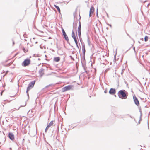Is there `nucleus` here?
Here are the masks:
<instances>
[{"label": "nucleus", "instance_id": "nucleus-1", "mask_svg": "<svg viewBox=\"0 0 150 150\" xmlns=\"http://www.w3.org/2000/svg\"><path fill=\"white\" fill-rule=\"evenodd\" d=\"M127 94V92L124 90H120L118 93L119 98L122 99L127 98L128 95Z\"/></svg>", "mask_w": 150, "mask_h": 150}, {"label": "nucleus", "instance_id": "nucleus-2", "mask_svg": "<svg viewBox=\"0 0 150 150\" xmlns=\"http://www.w3.org/2000/svg\"><path fill=\"white\" fill-rule=\"evenodd\" d=\"M30 60L29 59L26 58L24 60L21 64L22 66L24 67L27 66L30 64Z\"/></svg>", "mask_w": 150, "mask_h": 150}, {"label": "nucleus", "instance_id": "nucleus-3", "mask_svg": "<svg viewBox=\"0 0 150 150\" xmlns=\"http://www.w3.org/2000/svg\"><path fill=\"white\" fill-rule=\"evenodd\" d=\"M73 86L69 85L63 87L62 89V92H64L66 91L70 90L72 87Z\"/></svg>", "mask_w": 150, "mask_h": 150}, {"label": "nucleus", "instance_id": "nucleus-4", "mask_svg": "<svg viewBox=\"0 0 150 150\" xmlns=\"http://www.w3.org/2000/svg\"><path fill=\"white\" fill-rule=\"evenodd\" d=\"M82 45V50L83 51L82 52V57H83V60H85V53L86 52V50L85 47V44L84 43H81Z\"/></svg>", "mask_w": 150, "mask_h": 150}, {"label": "nucleus", "instance_id": "nucleus-5", "mask_svg": "<svg viewBox=\"0 0 150 150\" xmlns=\"http://www.w3.org/2000/svg\"><path fill=\"white\" fill-rule=\"evenodd\" d=\"M35 82L36 81L34 80L30 83L28 85V86L27 87V88L30 90L33 87L35 83Z\"/></svg>", "mask_w": 150, "mask_h": 150}, {"label": "nucleus", "instance_id": "nucleus-6", "mask_svg": "<svg viewBox=\"0 0 150 150\" xmlns=\"http://www.w3.org/2000/svg\"><path fill=\"white\" fill-rule=\"evenodd\" d=\"M133 99L134 103L137 106H138L139 105V103L138 100L134 95L133 96Z\"/></svg>", "mask_w": 150, "mask_h": 150}, {"label": "nucleus", "instance_id": "nucleus-7", "mask_svg": "<svg viewBox=\"0 0 150 150\" xmlns=\"http://www.w3.org/2000/svg\"><path fill=\"white\" fill-rule=\"evenodd\" d=\"M8 137L12 141H13L15 139L14 135L11 132H9L8 133Z\"/></svg>", "mask_w": 150, "mask_h": 150}, {"label": "nucleus", "instance_id": "nucleus-8", "mask_svg": "<svg viewBox=\"0 0 150 150\" xmlns=\"http://www.w3.org/2000/svg\"><path fill=\"white\" fill-rule=\"evenodd\" d=\"M94 10L95 9L94 7L93 6H92L90 8L89 11V17H90L93 14H94Z\"/></svg>", "mask_w": 150, "mask_h": 150}, {"label": "nucleus", "instance_id": "nucleus-9", "mask_svg": "<svg viewBox=\"0 0 150 150\" xmlns=\"http://www.w3.org/2000/svg\"><path fill=\"white\" fill-rule=\"evenodd\" d=\"M73 15L74 16V22L76 23V24H77L78 19L77 17V13L76 11L74 13Z\"/></svg>", "mask_w": 150, "mask_h": 150}, {"label": "nucleus", "instance_id": "nucleus-10", "mask_svg": "<svg viewBox=\"0 0 150 150\" xmlns=\"http://www.w3.org/2000/svg\"><path fill=\"white\" fill-rule=\"evenodd\" d=\"M116 93V89L115 88H111L109 91V93L111 95H114Z\"/></svg>", "mask_w": 150, "mask_h": 150}, {"label": "nucleus", "instance_id": "nucleus-11", "mask_svg": "<svg viewBox=\"0 0 150 150\" xmlns=\"http://www.w3.org/2000/svg\"><path fill=\"white\" fill-rule=\"evenodd\" d=\"M81 23L80 21H79V26L78 28L77 32L78 34L81 33Z\"/></svg>", "mask_w": 150, "mask_h": 150}, {"label": "nucleus", "instance_id": "nucleus-12", "mask_svg": "<svg viewBox=\"0 0 150 150\" xmlns=\"http://www.w3.org/2000/svg\"><path fill=\"white\" fill-rule=\"evenodd\" d=\"M37 134L35 130H34L33 132H30V135L32 137H34Z\"/></svg>", "mask_w": 150, "mask_h": 150}, {"label": "nucleus", "instance_id": "nucleus-13", "mask_svg": "<svg viewBox=\"0 0 150 150\" xmlns=\"http://www.w3.org/2000/svg\"><path fill=\"white\" fill-rule=\"evenodd\" d=\"M44 69L43 68H41L39 71V73L40 76H42L44 74V73L43 72Z\"/></svg>", "mask_w": 150, "mask_h": 150}, {"label": "nucleus", "instance_id": "nucleus-14", "mask_svg": "<svg viewBox=\"0 0 150 150\" xmlns=\"http://www.w3.org/2000/svg\"><path fill=\"white\" fill-rule=\"evenodd\" d=\"M58 53L60 55H62L64 54V52L61 51V48H60L59 49H58L57 51Z\"/></svg>", "mask_w": 150, "mask_h": 150}, {"label": "nucleus", "instance_id": "nucleus-15", "mask_svg": "<svg viewBox=\"0 0 150 150\" xmlns=\"http://www.w3.org/2000/svg\"><path fill=\"white\" fill-rule=\"evenodd\" d=\"M63 36L65 40L67 41V43L68 44H69L70 45V43L69 42V39L67 35L66 34L65 35H64Z\"/></svg>", "mask_w": 150, "mask_h": 150}, {"label": "nucleus", "instance_id": "nucleus-16", "mask_svg": "<svg viewBox=\"0 0 150 150\" xmlns=\"http://www.w3.org/2000/svg\"><path fill=\"white\" fill-rule=\"evenodd\" d=\"M60 60V58L59 57H54V58L53 61L55 62H58Z\"/></svg>", "mask_w": 150, "mask_h": 150}, {"label": "nucleus", "instance_id": "nucleus-17", "mask_svg": "<svg viewBox=\"0 0 150 150\" xmlns=\"http://www.w3.org/2000/svg\"><path fill=\"white\" fill-rule=\"evenodd\" d=\"M78 37L81 43H84L83 41L82 38L81 37V33L78 34Z\"/></svg>", "mask_w": 150, "mask_h": 150}, {"label": "nucleus", "instance_id": "nucleus-18", "mask_svg": "<svg viewBox=\"0 0 150 150\" xmlns=\"http://www.w3.org/2000/svg\"><path fill=\"white\" fill-rule=\"evenodd\" d=\"M54 6L55 7V8L57 9L59 13H60V10L59 7L57 6L54 4Z\"/></svg>", "mask_w": 150, "mask_h": 150}, {"label": "nucleus", "instance_id": "nucleus-19", "mask_svg": "<svg viewBox=\"0 0 150 150\" xmlns=\"http://www.w3.org/2000/svg\"><path fill=\"white\" fill-rule=\"evenodd\" d=\"M76 25L77 24H76V23L74 22L73 23V30H74V29L75 30L76 29Z\"/></svg>", "mask_w": 150, "mask_h": 150}, {"label": "nucleus", "instance_id": "nucleus-20", "mask_svg": "<svg viewBox=\"0 0 150 150\" xmlns=\"http://www.w3.org/2000/svg\"><path fill=\"white\" fill-rule=\"evenodd\" d=\"M71 35H72V37L73 38H74L76 37V36H75V34L74 32V31L73 30L72 32Z\"/></svg>", "mask_w": 150, "mask_h": 150}, {"label": "nucleus", "instance_id": "nucleus-21", "mask_svg": "<svg viewBox=\"0 0 150 150\" xmlns=\"http://www.w3.org/2000/svg\"><path fill=\"white\" fill-rule=\"evenodd\" d=\"M53 85V84H50L49 85H48L47 86H46L45 87H44V88H43L42 89V90H44V89H45L46 88H47L48 87H50L51 86H52Z\"/></svg>", "mask_w": 150, "mask_h": 150}, {"label": "nucleus", "instance_id": "nucleus-22", "mask_svg": "<svg viewBox=\"0 0 150 150\" xmlns=\"http://www.w3.org/2000/svg\"><path fill=\"white\" fill-rule=\"evenodd\" d=\"M53 121H51L50 123L48 125H48L49 127H50L53 124Z\"/></svg>", "mask_w": 150, "mask_h": 150}, {"label": "nucleus", "instance_id": "nucleus-23", "mask_svg": "<svg viewBox=\"0 0 150 150\" xmlns=\"http://www.w3.org/2000/svg\"><path fill=\"white\" fill-rule=\"evenodd\" d=\"M87 36H88V39H87V40L88 43V44L89 46H90V40H89V36H88V34Z\"/></svg>", "mask_w": 150, "mask_h": 150}, {"label": "nucleus", "instance_id": "nucleus-24", "mask_svg": "<svg viewBox=\"0 0 150 150\" xmlns=\"http://www.w3.org/2000/svg\"><path fill=\"white\" fill-rule=\"evenodd\" d=\"M144 39L145 41V42L147 41L148 40V37L147 36H146L144 37Z\"/></svg>", "mask_w": 150, "mask_h": 150}, {"label": "nucleus", "instance_id": "nucleus-25", "mask_svg": "<svg viewBox=\"0 0 150 150\" xmlns=\"http://www.w3.org/2000/svg\"><path fill=\"white\" fill-rule=\"evenodd\" d=\"M62 31L63 36L64 35H65L66 34V32H65L64 30L63 29H62Z\"/></svg>", "mask_w": 150, "mask_h": 150}, {"label": "nucleus", "instance_id": "nucleus-26", "mask_svg": "<svg viewBox=\"0 0 150 150\" xmlns=\"http://www.w3.org/2000/svg\"><path fill=\"white\" fill-rule=\"evenodd\" d=\"M73 39H74L75 43H78V41L76 37L74 38Z\"/></svg>", "mask_w": 150, "mask_h": 150}, {"label": "nucleus", "instance_id": "nucleus-27", "mask_svg": "<svg viewBox=\"0 0 150 150\" xmlns=\"http://www.w3.org/2000/svg\"><path fill=\"white\" fill-rule=\"evenodd\" d=\"M139 112H140V115H141V116H142V114L141 110V108H139Z\"/></svg>", "mask_w": 150, "mask_h": 150}, {"label": "nucleus", "instance_id": "nucleus-28", "mask_svg": "<svg viewBox=\"0 0 150 150\" xmlns=\"http://www.w3.org/2000/svg\"><path fill=\"white\" fill-rule=\"evenodd\" d=\"M125 70V69L124 68H123V69H122V71H121V75L123 74Z\"/></svg>", "mask_w": 150, "mask_h": 150}, {"label": "nucleus", "instance_id": "nucleus-29", "mask_svg": "<svg viewBox=\"0 0 150 150\" xmlns=\"http://www.w3.org/2000/svg\"><path fill=\"white\" fill-rule=\"evenodd\" d=\"M49 127H50L48 125L47 126L45 130V132H46L48 130Z\"/></svg>", "mask_w": 150, "mask_h": 150}, {"label": "nucleus", "instance_id": "nucleus-30", "mask_svg": "<svg viewBox=\"0 0 150 150\" xmlns=\"http://www.w3.org/2000/svg\"><path fill=\"white\" fill-rule=\"evenodd\" d=\"M116 54L114 55V60H113V61L114 62H115L116 60H116Z\"/></svg>", "mask_w": 150, "mask_h": 150}, {"label": "nucleus", "instance_id": "nucleus-31", "mask_svg": "<svg viewBox=\"0 0 150 150\" xmlns=\"http://www.w3.org/2000/svg\"><path fill=\"white\" fill-rule=\"evenodd\" d=\"M96 16L98 17V8L96 10Z\"/></svg>", "mask_w": 150, "mask_h": 150}, {"label": "nucleus", "instance_id": "nucleus-32", "mask_svg": "<svg viewBox=\"0 0 150 150\" xmlns=\"http://www.w3.org/2000/svg\"><path fill=\"white\" fill-rule=\"evenodd\" d=\"M23 51L25 53L26 52H27L28 51V50H25V48L24 47H23Z\"/></svg>", "mask_w": 150, "mask_h": 150}, {"label": "nucleus", "instance_id": "nucleus-33", "mask_svg": "<svg viewBox=\"0 0 150 150\" xmlns=\"http://www.w3.org/2000/svg\"><path fill=\"white\" fill-rule=\"evenodd\" d=\"M70 58L73 61L74 60V58L72 57L71 56H70Z\"/></svg>", "mask_w": 150, "mask_h": 150}, {"label": "nucleus", "instance_id": "nucleus-34", "mask_svg": "<svg viewBox=\"0 0 150 150\" xmlns=\"http://www.w3.org/2000/svg\"><path fill=\"white\" fill-rule=\"evenodd\" d=\"M30 90V89L27 88V90H26V93H28V91H29Z\"/></svg>", "mask_w": 150, "mask_h": 150}, {"label": "nucleus", "instance_id": "nucleus-35", "mask_svg": "<svg viewBox=\"0 0 150 150\" xmlns=\"http://www.w3.org/2000/svg\"><path fill=\"white\" fill-rule=\"evenodd\" d=\"M127 115H129V116L130 117H131V118H134V121H135V119L134 118V117H132L130 115H129V114H128Z\"/></svg>", "mask_w": 150, "mask_h": 150}, {"label": "nucleus", "instance_id": "nucleus-36", "mask_svg": "<svg viewBox=\"0 0 150 150\" xmlns=\"http://www.w3.org/2000/svg\"><path fill=\"white\" fill-rule=\"evenodd\" d=\"M142 116H141V115H140V118H139V121H140L142 120Z\"/></svg>", "mask_w": 150, "mask_h": 150}, {"label": "nucleus", "instance_id": "nucleus-37", "mask_svg": "<svg viewBox=\"0 0 150 150\" xmlns=\"http://www.w3.org/2000/svg\"><path fill=\"white\" fill-rule=\"evenodd\" d=\"M76 44V46L79 49V47L78 46V43H75Z\"/></svg>", "mask_w": 150, "mask_h": 150}, {"label": "nucleus", "instance_id": "nucleus-38", "mask_svg": "<svg viewBox=\"0 0 150 150\" xmlns=\"http://www.w3.org/2000/svg\"><path fill=\"white\" fill-rule=\"evenodd\" d=\"M104 92L105 93H106L107 92V89H106L104 91Z\"/></svg>", "mask_w": 150, "mask_h": 150}, {"label": "nucleus", "instance_id": "nucleus-39", "mask_svg": "<svg viewBox=\"0 0 150 150\" xmlns=\"http://www.w3.org/2000/svg\"><path fill=\"white\" fill-rule=\"evenodd\" d=\"M107 25H109V26H110V27H112V25H111L110 24H109V23H107Z\"/></svg>", "mask_w": 150, "mask_h": 150}, {"label": "nucleus", "instance_id": "nucleus-40", "mask_svg": "<svg viewBox=\"0 0 150 150\" xmlns=\"http://www.w3.org/2000/svg\"><path fill=\"white\" fill-rule=\"evenodd\" d=\"M12 40L13 41V46L14 44H15V42L13 40V39H12Z\"/></svg>", "mask_w": 150, "mask_h": 150}, {"label": "nucleus", "instance_id": "nucleus-41", "mask_svg": "<svg viewBox=\"0 0 150 150\" xmlns=\"http://www.w3.org/2000/svg\"><path fill=\"white\" fill-rule=\"evenodd\" d=\"M56 47H57V48L58 49H58H59V48L58 47V44H57V43H56Z\"/></svg>", "mask_w": 150, "mask_h": 150}, {"label": "nucleus", "instance_id": "nucleus-42", "mask_svg": "<svg viewBox=\"0 0 150 150\" xmlns=\"http://www.w3.org/2000/svg\"><path fill=\"white\" fill-rule=\"evenodd\" d=\"M124 82L125 84H126L127 85H128V84L127 83L126 81L125 80L124 81Z\"/></svg>", "mask_w": 150, "mask_h": 150}, {"label": "nucleus", "instance_id": "nucleus-43", "mask_svg": "<svg viewBox=\"0 0 150 150\" xmlns=\"http://www.w3.org/2000/svg\"><path fill=\"white\" fill-rule=\"evenodd\" d=\"M79 20H78V21H79H79H80V20L81 18V17L80 16V15L79 13Z\"/></svg>", "mask_w": 150, "mask_h": 150}, {"label": "nucleus", "instance_id": "nucleus-44", "mask_svg": "<svg viewBox=\"0 0 150 150\" xmlns=\"http://www.w3.org/2000/svg\"><path fill=\"white\" fill-rule=\"evenodd\" d=\"M109 68H108L107 69H106L105 71V72H107L109 70Z\"/></svg>", "mask_w": 150, "mask_h": 150}, {"label": "nucleus", "instance_id": "nucleus-45", "mask_svg": "<svg viewBox=\"0 0 150 150\" xmlns=\"http://www.w3.org/2000/svg\"><path fill=\"white\" fill-rule=\"evenodd\" d=\"M26 105V102L25 103V105H23V106H20V107L25 106Z\"/></svg>", "mask_w": 150, "mask_h": 150}, {"label": "nucleus", "instance_id": "nucleus-46", "mask_svg": "<svg viewBox=\"0 0 150 150\" xmlns=\"http://www.w3.org/2000/svg\"><path fill=\"white\" fill-rule=\"evenodd\" d=\"M133 50H134V52H136V51L135 50V47H133Z\"/></svg>", "mask_w": 150, "mask_h": 150}, {"label": "nucleus", "instance_id": "nucleus-47", "mask_svg": "<svg viewBox=\"0 0 150 150\" xmlns=\"http://www.w3.org/2000/svg\"><path fill=\"white\" fill-rule=\"evenodd\" d=\"M126 34L127 36H129L130 38H131L130 36L127 33H126Z\"/></svg>", "mask_w": 150, "mask_h": 150}, {"label": "nucleus", "instance_id": "nucleus-48", "mask_svg": "<svg viewBox=\"0 0 150 150\" xmlns=\"http://www.w3.org/2000/svg\"><path fill=\"white\" fill-rule=\"evenodd\" d=\"M150 5V3H149L148 4H147V7H148Z\"/></svg>", "mask_w": 150, "mask_h": 150}, {"label": "nucleus", "instance_id": "nucleus-49", "mask_svg": "<svg viewBox=\"0 0 150 150\" xmlns=\"http://www.w3.org/2000/svg\"><path fill=\"white\" fill-rule=\"evenodd\" d=\"M27 96H28V98H29V95L28 93H27Z\"/></svg>", "mask_w": 150, "mask_h": 150}, {"label": "nucleus", "instance_id": "nucleus-50", "mask_svg": "<svg viewBox=\"0 0 150 150\" xmlns=\"http://www.w3.org/2000/svg\"><path fill=\"white\" fill-rule=\"evenodd\" d=\"M136 79L139 82H140V81L137 78H136Z\"/></svg>", "mask_w": 150, "mask_h": 150}, {"label": "nucleus", "instance_id": "nucleus-51", "mask_svg": "<svg viewBox=\"0 0 150 150\" xmlns=\"http://www.w3.org/2000/svg\"><path fill=\"white\" fill-rule=\"evenodd\" d=\"M69 2V1H66L65 2V3H66V4H67Z\"/></svg>", "mask_w": 150, "mask_h": 150}, {"label": "nucleus", "instance_id": "nucleus-52", "mask_svg": "<svg viewBox=\"0 0 150 150\" xmlns=\"http://www.w3.org/2000/svg\"><path fill=\"white\" fill-rule=\"evenodd\" d=\"M106 14H107V16L108 18L109 17V16H108V14L107 13H106Z\"/></svg>", "mask_w": 150, "mask_h": 150}, {"label": "nucleus", "instance_id": "nucleus-53", "mask_svg": "<svg viewBox=\"0 0 150 150\" xmlns=\"http://www.w3.org/2000/svg\"><path fill=\"white\" fill-rule=\"evenodd\" d=\"M140 121H139V122H138V124H140Z\"/></svg>", "mask_w": 150, "mask_h": 150}, {"label": "nucleus", "instance_id": "nucleus-54", "mask_svg": "<svg viewBox=\"0 0 150 150\" xmlns=\"http://www.w3.org/2000/svg\"><path fill=\"white\" fill-rule=\"evenodd\" d=\"M129 49L127 50L126 52H125V54L126 53V52L129 50Z\"/></svg>", "mask_w": 150, "mask_h": 150}, {"label": "nucleus", "instance_id": "nucleus-55", "mask_svg": "<svg viewBox=\"0 0 150 150\" xmlns=\"http://www.w3.org/2000/svg\"><path fill=\"white\" fill-rule=\"evenodd\" d=\"M18 53H16L15 55V56H16V55H17L18 54Z\"/></svg>", "mask_w": 150, "mask_h": 150}, {"label": "nucleus", "instance_id": "nucleus-56", "mask_svg": "<svg viewBox=\"0 0 150 150\" xmlns=\"http://www.w3.org/2000/svg\"><path fill=\"white\" fill-rule=\"evenodd\" d=\"M9 149H10V150H12V149H11V148H9Z\"/></svg>", "mask_w": 150, "mask_h": 150}, {"label": "nucleus", "instance_id": "nucleus-57", "mask_svg": "<svg viewBox=\"0 0 150 150\" xmlns=\"http://www.w3.org/2000/svg\"><path fill=\"white\" fill-rule=\"evenodd\" d=\"M106 29H107V30H108V27H107V28H106Z\"/></svg>", "mask_w": 150, "mask_h": 150}, {"label": "nucleus", "instance_id": "nucleus-58", "mask_svg": "<svg viewBox=\"0 0 150 150\" xmlns=\"http://www.w3.org/2000/svg\"><path fill=\"white\" fill-rule=\"evenodd\" d=\"M6 73L5 75H3V77H4V76L5 75H6Z\"/></svg>", "mask_w": 150, "mask_h": 150}, {"label": "nucleus", "instance_id": "nucleus-59", "mask_svg": "<svg viewBox=\"0 0 150 150\" xmlns=\"http://www.w3.org/2000/svg\"><path fill=\"white\" fill-rule=\"evenodd\" d=\"M3 92H1V95H2V93Z\"/></svg>", "mask_w": 150, "mask_h": 150}, {"label": "nucleus", "instance_id": "nucleus-60", "mask_svg": "<svg viewBox=\"0 0 150 150\" xmlns=\"http://www.w3.org/2000/svg\"><path fill=\"white\" fill-rule=\"evenodd\" d=\"M49 38V39H50V38H51V37H50Z\"/></svg>", "mask_w": 150, "mask_h": 150}, {"label": "nucleus", "instance_id": "nucleus-61", "mask_svg": "<svg viewBox=\"0 0 150 150\" xmlns=\"http://www.w3.org/2000/svg\"><path fill=\"white\" fill-rule=\"evenodd\" d=\"M40 58H38V60H40Z\"/></svg>", "mask_w": 150, "mask_h": 150}, {"label": "nucleus", "instance_id": "nucleus-62", "mask_svg": "<svg viewBox=\"0 0 150 150\" xmlns=\"http://www.w3.org/2000/svg\"><path fill=\"white\" fill-rule=\"evenodd\" d=\"M114 96H115V97H116V95H115V94H114Z\"/></svg>", "mask_w": 150, "mask_h": 150}, {"label": "nucleus", "instance_id": "nucleus-63", "mask_svg": "<svg viewBox=\"0 0 150 150\" xmlns=\"http://www.w3.org/2000/svg\"><path fill=\"white\" fill-rule=\"evenodd\" d=\"M38 43V42H35V43Z\"/></svg>", "mask_w": 150, "mask_h": 150}, {"label": "nucleus", "instance_id": "nucleus-64", "mask_svg": "<svg viewBox=\"0 0 150 150\" xmlns=\"http://www.w3.org/2000/svg\"><path fill=\"white\" fill-rule=\"evenodd\" d=\"M47 150H49V149L48 148H47Z\"/></svg>", "mask_w": 150, "mask_h": 150}]
</instances>
